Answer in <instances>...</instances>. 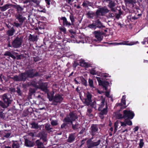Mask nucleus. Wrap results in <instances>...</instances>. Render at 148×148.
Instances as JSON below:
<instances>
[{
  "instance_id": "nucleus-1",
  "label": "nucleus",
  "mask_w": 148,
  "mask_h": 148,
  "mask_svg": "<svg viewBox=\"0 0 148 148\" xmlns=\"http://www.w3.org/2000/svg\"><path fill=\"white\" fill-rule=\"evenodd\" d=\"M15 16L18 22H14L13 23V25L17 28L19 27L21 28L26 18L21 13H16Z\"/></svg>"
},
{
  "instance_id": "nucleus-2",
  "label": "nucleus",
  "mask_w": 148,
  "mask_h": 148,
  "mask_svg": "<svg viewBox=\"0 0 148 148\" xmlns=\"http://www.w3.org/2000/svg\"><path fill=\"white\" fill-rule=\"evenodd\" d=\"M47 138L46 134H41L40 139L36 140L35 141L36 148H46L44 145L43 143L47 141Z\"/></svg>"
},
{
  "instance_id": "nucleus-3",
  "label": "nucleus",
  "mask_w": 148,
  "mask_h": 148,
  "mask_svg": "<svg viewBox=\"0 0 148 148\" xmlns=\"http://www.w3.org/2000/svg\"><path fill=\"white\" fill-rule=\"evenodd\" d=\"M47 96L50 101H53V104L54 105H56L58 103H60L63 99L62 96L59 94L56 95L53 97L52 96H50L48 94Z\"/></svg>"
},
{
  "instance_id": "nucleus-4",
  "label": "nucleus",
  "mask_w": 148,
  "mask_h": 148,
  "mask_svg": "<svg viewBox=\"0 0 148 148\" xmlns=\"http://www.w3.org/2000/svg\"><path fill=\"white\" fill-rule=\"evenodd\" d=\"M77 118L76 114L73 112H70L69 115L65 117V127L68 124H72L73 121H75Z\"/></svg>"
},
{
  "instance_id": "nucleus-5",
  "label": "nucleus",
  "mask_w": 148,
  "mask_h": 148,
  "mask_svg": "<svg viewBox=\"0 0 148 148\" xmlns=\"http://www.w3.org/2000/svg\"><path fill=\"white\" fill-rule=\"evenodd\" d=\"M93 137L87 140L86 142L87 148H93L98 146L101 142V140H99L95 142L92 140Z\"/></svg>"
},
{
  "instance_id": "nucleus-6",
  "label": "nucleus",
  "mask_w": 148,
  "mask_h": 148,
  "mask_svg": "<svg viewBox=\"0 0 148 148\" xmlns=\"http://www.w3.org/2000/svg\"><path fill=\"white\" fill-rule=\"evenodd\" d=\"M109 11V10L106 6L102 7L97 10L96 12V15L97 17L100 15L103 16H104L105 14L108 13Z\"/></svg>"
},
{
  "instance_id": "nucleus-7",
  "label": "nucleus",
  "mask_w": 148,
  "mask_h": 148,
  "mask_svg": "<svg viewBox=\"0 0 148 148\" xmlns=\"http://www.w3.org/2000/svg\"><path fill=\"white\" fill-rule=\"evenodd\" d=\"M25 72L27 77L33 78L34 77L41 75L38 72H35V70L33 69L26 71Z\"/></svg>"
},
{
  "instance_id": "nucleus-8",
  "label": "nucleus",
  "mask_w": 148,
  "mask_h": 148,
  "mask_svg": "<svg viewBox=\"0 0 148 148\" xmlns=\"http://www.w3.org/2000/svg\"><path fill=\"white\" fill-rule=\"evenodd\" d=\"M124 119H126V118L129 119H133L134 116L135 114L134 112L130 110H125L123 111Z\"/></svg>"
},
{
  "instance_id": "nucleus-9",
  "label": "nucleus",
  "mask_w": 148,
  "mask_h": 148,
  "mask_svg": "<svg viewBox=\"0 0 148 148\" xmlns=\"http://www.w3.org/2000/svg\"><path fill=\"white\" fill-rule=\"evenodd\" d=\"M93 34L96 38V39L94 40L95 41L99 42L102 40L103 38L102 35L104 34L103 32L96 31L94 32Z\"/></svg>"
},
{
  "instance_id": "nucleus-10",
  "label": "nucleus",
  "mask_w": 148,
  "mask_h": 148,
  "mask_svg": "<svg viewBox=\"0 0 148 148\" xmlns=\"http://www.w3.org/2000/svg\"><path fill=\"white\" fill-rule=\"evenodd\" d=\"M22 42V39L17 37L12 42V46L15 48H18L21 45Z\"/></svg>"
},
{
  "instance_id": "nucleus-11",
  "label": "nucleus",
  "mask_w": 148,
  "mask_h": 148,
  "mask_svg": "<svg viewBox=\"0 0 148 148\" xmlns=\"http://www.w3.org/2000/svg\"><path fill=\"white\" fill-rule=\"evenodd\" d=\"M44 100L42 97L40 95H38L37 97L36 100V104L38 105L39 108V110H42L45 109V108L44 107H41V106L44 104Z\"/></svg>"
},
{
  "instance_id": "nucleus-12",
  "label": "nucleus",
  "mask_w": 148,
  "mask_h": 148,
  "mask_svg": "<svg viewBox=\"0 0 148 148\" xmlns=\"http://www.w3.org/2000/svg\"><path fill=\"white\" fill-rule=\"evenodd\" d=\"M2 97L3 101L7 106H8L11 102V96L8 94H5L2 96Z\"/></svg>"
},
{
  "instance_id": "nucleus-13",
  "label": "nucleus",
  "mask_w": 148,
  "mask_h": 148,
  "mask_svg": "<svg viewBox=\"0 0 148 148\" xmlns=\"http://www.w3.org/2000/svg\"><path fill=\"white\" fill-rule=\"evenodd\" d=\"M98 128L97 124H92L90 127V134L92 136H95L97 133H98Z\"/></svg>"
},
{
  "instance_id": "nucleus-14",
  "label": "nucleus",
  "mask_w": 148,
  "mask_h": 148,
  "mask_svg": "<svg viewBox=\"0 0 148 148\" xmlns=\"http://www.w3.org/2000/svg\"><path fill=\"white\" fill-rule=\"evenodd\" d=\"M92 95L90 93L88 92L86 95V98L85 99L84 103L87 106H89L92 101Z\"/></svg>"
},
{
  "instance_id": "nucleus-15",
  "label": "nucleus",
  "mask_w": 148,
  "mask_h": 148,
  "mask_svg": "<svg viewBox=\"0 0 148 148\" xmlns=\"http://www.w3.org/2000/svg\"><path fill=\"white\" fill-rule=\"evenodd\" d=\"M129 42V41H125L121 42H115L114 43V45H132L138 43V41H136V42H131L130 43H128Z\"/></svg>"
},
{
  "instance_id": "nucleus-16",
  "label": "nucleus",
  "mask_w": 148,
  "mask_h": 148,
  "mask_svg": "<svg viewBox=\"0 0 148 148\" xmlns=\"http://www.w3.org/2000/svg\"><path fill=\"white\" fill-rule=\"evenodd\" d=\"M94 23L95 25L96 28H98L99 29L105 27V26L103 25L101 22L100 21L99 19H98L95 20Z\"/></svg>"
},
{
  "instance_id": "nucleus-17",
  "label": "nucleus",
  "mask_w": 148,
  "mask_h": 148,
  "mask_svg": "<svg viewBox=\"0 0 148 148\" xmlns=\"http://www.w3.org/2000/svg\"><path fill=\"white\" fill-rule=\"evenodd\" d=\"M47 86V83H42L39 85V88L45 92H47L48 91Z\"/></svg>"
},
{
  "instance_id": "nucleus-18",
  "label": "nucleus",
  "mask_w": 148,
  "mask_h": 148,
  "mask_svg": "<svg viewBox=\"0 0 148 148\" xmlns=\"http://www.w3.org/2000/svg\"><path fill=\"white\" fill-rule=\"evenodd\" d=\"M115 3L114 1H112L109 2L108 6L110 9L111 10L112 12H116V10L115 8Z\"/></svg>"
},
{
  "instance_id": "nucleus-19",
  "label": "nucleus",
  "mask_w": 148,
  "mask_h": 148,
  "mask_svg": "<svg viewBox=\"0 0 148 148\" xmlns=\"http://www.w3.org/2000/svg\"><path fill=\"white\" fill-rule=\"evenodd\" d=\"M25 145L29 147H33L34 144L33 141H30L29 140L25 139Z\"/></svg>"
},
{
  "instance_id": "nucleus-20",
  "label": "nucleus",
  "mask_w": 148,
  "mask_h": 148,
  "mask_svg": "<svg viewBox=\"0 0 148 148\" xmlns=\"http://www.w3.org/2000/svg\"><path fill=\"white\" fill-rule=\"evenodd\" d=\"M82 5L85 8H86L88 6H90L92 7L93 6V3L89 2L87 0H84Z\"/></svg>"
},
{
  "instance_id": "nucleus-21",
  "label": "nucleus",
  "mask_w": 148,
  "mask_h": 148,
  "mask_svg": "<svg viewBox=\"0 0 148 148\" xmlns=\"http://www.w3.org/2000/svg\"><path fill=\"white\" fill-rule=\"evenodd\" d=\"M13 5L7 4L3 6L0 7V9L2 11H4L11 7L13 6Z\"/></svg>"
},
{
  "instance_id": "nucleus-22",
  "label": "nucleus",
  "mask_w": 148,
  "mask_h": 148,
  "mask_svg": "<svg viewBox=\"0 0 148 148\" xmlns=\"http://www.w3.org/2000/svg\"><path fill=\"white\" fill-rule=\"evenodd\" d=\"M13 5L7 4L3 6L0 7V9L2 11H4L11 7L13 6Z\"/></svg>"
},
{
  "instance_id": "nucleus-23",
  "label": "nucleus",
  "mask_w": 148,
  "mask_h": 148,
  "mask_svg": "<svg viewBox=\"0 0 148 148\" xmlns=\"http://www.w3.org/2000/svg\"><path fill=\"white\" fill-rule=\"evenodd\" d=\"M19 75L20 81H25L27 77L25 72L21 73L19 74Z\"/></svg>"
},
{
  "instance_id": "nucleus-24",
  "label": "nucleus",
  "mask_w": 148,
  "mask_h": 148,
  "mask_svg": "<svg viewBox=\"0 0 148 148\" xmlns=\"http://www.w3.org/2000/svg\"><path fill=\"white\" fill-rule=\"evenodd\" d=\"M125 2L127 4H129L130 7L132 9L134 7V4L136 3V2L134 0H125Z\"/></svg>"
},
{
  "instance_id": "nucleus-25",
  "label": "nucleus",
  "mask_w": 148,
  "mask_h": 148,
  "mask_svg": "<svg viewBox=\"0 0 148 148\" xmlns=\"http://www.w3.org/2000/svg\"><path fill=\"white\" fill-rule=\"evenodd\" d=\"M38 40V36L36 35H32L30 34L28 37V40L29 41H37Z\"/></svg>"
},
{
  "instance_id": "nucleus-26",
  "label": "nucleus",
  "mask_w": 148,
  "mask_h": 148,
  "mask_svg": "<svg viewBox=\"0 0 148 148\" xmlns=\"http://www.w3.org/2000/svg\"><path fill=\"white\" fill-rule=\"evenodd\" d=\"M15 32V30L14 27H12L11 28L9 29L6 32V34L9 36H13Z\"/></svg>"
},
{
  "instance_id": "nucleus-27",
  "label": "nucleus",
  "mask_w": 148,
  "mask_h": 148,
  "mask_svg": "<svg viewBox=\"0 0 148 148\" xmlns=\"http://www.w3.org/2000/svg\"><path fill=\"white\" fill-rule=\"evenodd\" d=\"M12 148H20V144L17 140H12Z\"/></svg>"
},
{
  "instance_id": "nucleus-28",
  "label": "nucleus",
  "mask_w": 148,
  "mask_h": 148,
  "mask_svg": "<svg viewBox=\"0 0 148 148\" xmlns=\"http://www.w3.org/2000/svg\"><path fill=\"white\" fill-rule=\"evenodd\" d=\"M109 84V82H108L103 81L99 85L102 86L106 90H107V87L108 86Z\"/></svg>"
},
{
  "instance_id": "nucleus-29",
  "label": "nucleus",
  "mask_w": 148,
  "mask_h": 148,
  "mask_svg": "<svg viewBox=\"0 0 148 148\" xmlns=\"http://www.w3.org/2000/svg\"><path fill=\"white\" fill-rule=\"evenodd\" d=\"M13 6L16 9V11L18 12L17 13H20V12L22 11L23 9V8L20 6L19 5H13Z\"/></svg>"
},
{
  "instance_id": "nucleus-30",
  "label": "nucleus",
  "mask_w": 148,
  "mask_h": 148,
  "mask_svg": "<svg viewBox=\"0 0 148 148\" xmlns=\"http://www.w3.org/2000/svg\"><path fill=\"white\" fill-rule=\"evenodd\" d=\"M75 138L74 134H71L69 135L68 138L67 140V141L68 142L71 143L74 140Z\"/></svg>"
},
{
  "instance_id": "nucleus-31",
  "label": "nucleus",
  "mask_w": 148,
  "mask_h": 148,
  "mask_svg": "<svg viewBox=\"0 0 148 148\" xmlns=\"http://www.w3.org/2000/svg\"><path fill=\"white\" fill-rule=\"evenodd\" d=\"M88 18H93L94 16H95L96 17L97 16L96 15V12L95 13L92 12H90L89 11L86 14Z\"/></svg>"
},
{
  "instance_id": "nucleus-32",
  "label": "nucleus",
  "mask_w": 148,
  "mask_h": 148,
  "mask_svg": "<svg viewBox=\"0 0 148 148\" xmlns=\"http://www.w3.org/2000/svg\"><path fill=\"white\" fill-rule=\"evenodd\" d=\"M4 55L5 56H9L8 58L10 57H11L13 59H16V57L12 54L11 52L9 51H6L4 53Z\"/></svg>"
},
{
  "instance_id": "nucleus-33",
  "label": "nucleus",
  "mask_w": 148,
  "mask_h": 148,
  "mask_svg": "<svg viewBox=\"0 0 148 148\" xmlns=\"http://www.w3.org/2000/svg\"><path fill=\"white\" fill-rule=\"evenodd\" d=\"M108 107L106 104V108H103L102 110H101L99 113L103 115H106L108 112Z\"/></svg>"
},
{
  "instance_id": "nucleus-34",
  "label": "nucleus",
  "mask_w": 148,
  "mask_h": 148,
  "mask_svg": "<svg viewBox=\"0 0 148 148\" xmlns=\"http://www.w3.org/2000/svg\"><path fill=\"white\" fill-rule=\"evenodd\" d=\"M31 128L32 129H38L39 127L38 123L34 121L32 122L31 123Z\"/></svg>"
},
{
  "instance_id": "nucleus-35",
  "label": "nucleus",
  "mask_w": 148,
  "mask_h": 148,
  "mask_svg": "<svg viewBox=\"0 0 148 148\" xmlns=\"http://www.w3.org/2000/svg\"><path fill=\"white\" fill-rule=\"evenodd\" d=\"M45 128L46 130L48 131L49 133H50V132H52L51 130L53 129V128L51 127V125L49 124H46Z\"/></svg>"
},
{
  "instance_id": "nucleus-36",
  "label": "nucleus",
  "mask_w": 148,
  "mask_h": 148,
  "mask_svg": "<svg viewBox=\"0 0 148 148\" xmlns=\"http://www.w3.org/2000/svg\"><path fill=\"white\" fill-rule=\"evenodd\" d=\"M80 65L82 67L88 68L90 66V64H88L87 62H84V61H82L80 62Z\"/></svg>"
},
{
  "instance_id": "nucleus-37",
  "label": "nucleus",
  "mask_w": 148,
  "mask_h": 148,
  "mask_svg": "<svg viewBox=\"0 0 148 148\" xmlns=\"http://www.w3.org/2000/svg\"><path fill=\"white\" fill-rule=\"evenodd\" d=\"M69 124L70 125H72V128L74 130H77L79 128V124L77 123H76L75 125L73 124V123L72 124Z\"/></svg>"
},
{
  "instance_id": "nucleus-38",
  "label": "nucleus",
  "mask_w": 148,
  "mask_h": 148,
  "mask_svg": "<svg viewBox=\"0 0 148 148\" xmlns=\"http://www.w3.org/2000/svg\"><path fill=\"white\" fill-rule=\"evenodd\" d=\"M80 78L82 84L85 86H87L88 84L86 80L82 77H80Z\"/></svg>"
},
{
  "instance_id": "nucleus-39",
  "label": "nucleus",
  "mask_w": 148,
  "mask_h": 148,
  "mask_svg": "<svg viewBox=\"0 0 148 148\" xmlns=\"http://www.w3.org/2000/svg\"><path fill=\"white\" fill-rule=\"evenodd\" d=\"M70 19L71 20L72 23V24L73 26H74L75 25V17L73 14L72 13H70L69 16Z\"/></svg>"
},
{
  "instance_id": "nucleus-40",
  "label": "nucleus",
  "mask_w": 148,
  "mask_h": 148,
  "mask_svg": "<svg viewBox=\"0 0 148 148\" xmlns=\"http://www.w3.org/2000/svg\"><path fill=\"white\" fill-rule=\"evenodd\" d=\"M89 86L91 88H94L93 82L92 79L89 78L88 79Z\"/></svg>"
},
{
  "instance_id": "nucleus-41",
  "label": "nucleus",
  "mask_w": 148,
  "mask_h": 148,
  "mask_svg": "<svg viewBox=\"0 0 148 148\" xmlns=\"http://www.w3.org/2000/svg\"><path fill=\"white\" fill-rule=\"evenodd\" d=\"M19 75L18 76L17 75L14 76L13 77H12V79L14 81H20Z\"/></svg>"
},
{
  "instance_id": "nucleus-42",
  "label": "nucleus",
  "mask_w": 148,
  "mask_h": 148,
  "mask_svg": "<svg viewBox=\"0 0 148 148\" xmlns=\"http://www.w3.org/2000/svg\"><path fill=\"white\" fill-rule=\"evenodd\" d=\"M72 25H73L72 24V23H71L70 22H68L66 18H65V26L68 27H69L70 26L71 28H72Z\"/></svg>"
},
{
  "instance_id": "nucleus-43",
  "label": "nucleus",
  "mask_w": 148,
  "mask_h": 148,
  "mask_svg": "<svg viewBox=\"0 0 148 148\" xmlns=\"http://www.w3.org/2000/svg\"><path fill=\"white\" fill-rule=\"evenodd\" d=\"M116 117L117 119H124L123 115L120 113H118L116 115Z\"/></svg>"
},
{
  "instance_id": "nucleus-44",
  "label": "nucleus",
  "mask_w": 148,
  "mask_h": 148,
  "mask_svg": "<svg viewBox=\"0 0 148 148\" xmlns=\"http://www.w3.org/2000/svg\"><path fill=\"white\" fill-rule=\"evenodd\" d=\"M122 14V11L121 10H119V13L118 14H115V18L118 19L120 17L121 15Z\"/></svg>"
},
{
  "instance_id": "nucleus-45",
  "label": "nucleus",
  "mask_w": 148,
  "mask_h": 148,
  "mask_svg": "<svg viewBox=\"0 0 148 148\" xmlns=\"http://www.w3.org/2000/svg\"><path fill=\"white\" fill-rule=\"evenodd\" d=\"M20 88L21 86H18L16 87L17 90L16 91L19 95H21L22 94V92L20 89Z\"/></svg>"
},
{
  "instance_id": "nucleus-46",
  "label": "nucleus",
  "mask_w": 148,
  "mask_h": 148,
  "mask_svg": "<svg viewBox=\"0 0 148 148\" xmlns=\"http://www.w3.org/2000/svg\"><path fill=\"white\" fill-rule=\"evenodd\" d=\"M88 27L90 28L94 29L96 28L94 22H93V23L92 24L89 25H88Z\"/></svg>"
},
{
  "instance_id": "nucleus-47",
  "label": "nucleus",
  "mask_w": 148,
  "mask_h": 148,
  "mask_svg": "<svg viewBox=\"0 0 148 148\" xmlns=\"http://www.w3.org/2000/svg\"><path fill=\"white\" fill-rule=\"evenodd\" d=\"M51 123L53 126H56L58 124V121L56 120H53L51 122Z\"/></svg>"
},
{
  "instance_id": "nucleus-48",
  "label": "nucleus",
  "mask_w": 148,
  "mask_h": 148,
  "mask_svg": "<svg viewBox=\"0 0 148 148\" xmlns=\"http://www.w3.org/2000/svg\"><path fill=\"white\" fill-rule=\"evenodd\" d=\"M92 111V110L91 109H88L87 110L88 114L89 117H92L93 115L91 113Z\"/></svg>"
},
{
  "instance_id": "nucleus-49",
  "label": "nucleus",
  "mask_w": 148,
  "mask_h": 148,
  "mask_svg": "<svg viewBox=\"0 0 148 148\" xmlns=\"http://www.w3.org/2000/svg\"><path fill=\"white\" fill-rule=\"evenodd\" d=\"M144 145V143L143 142V139H140L139 143L140 148H142L143 147Z\"/></svg>"
},
{
  "instance_id": "nucleus-50",
  "label": "nucleus",
  "mask_w": 148,
  "mask_h": 148,
  "mask_svg": "<svg viewBox=\"0 0 148 148\" xmlns=\"http://www.w3.org/2000/svg\"><path fill=\"white\" fill-rule=\"evenodd\" d=\"M5 134L4 135V137L8 138L10 137L11 134V132H8L7 133H5Z\"/></svg>"
},
{
  "instance_id": "nucleus-51",
  "label": "nucleus",
  "mask_w": 148,
  "mask_h": 148,
  "mask_svg": "<svg viewBox=\"0 0 148 148\" xmlns=\"http://www.w3.org/2000/svg\"><path fill=\"white\" fill-rule=\"evenodd\" d=\"M90 73L91 74L94 75H96L97 73L94 69H92L90 71Z\"/></svg>"
},
{
  "instance_id": "nucleus-52",
  "label": "nucleus",
  "mask_w": 148,
  "mask_h": 148,
  "mask_svg": "<svg viewBox=\"0 0 148 148\" xmlns=\"http://www.w3.org/2000/svg\"><path fill=\"white\" fill-rule=\"evenodd\" d=\"M105 105V100L104 99H103L102 100V101L101 102V104L100 105V107L98 108V110L100 111V108L101 107L102 108Z\"/></svg>"
},
{
  "instance_id": "nucleus-53",
  "label": "nucleus",
  "mask_w": 148,
  "mask_h": 148,
  "mask_svg": "<svg viewBox=\"0 0 148 148\" xmlns=\"http://www.w3.org/2000/svg\"><path fill=\"white\" fill-rule=\"evenodd\" d=\"M125 122H126L127 125L130 126H131L132 125V121L130 120H129V121H126V119L125 120Z\"/></svg>"
},
{
  "instance_id": "nucleus-54",
  "label": "nucleus",
  "mask_w": 148,
  "mask_h": 148,
  "mask_svg": "<svg viewBox=\"0 0 148 148\" xmlns=\"http://www.w3.org/2000/svg\"><path fill=\"white\" fill-rule=\"evenodd\" d=\"M29 92L30 93H31L32 94L34 93L36 91L34 89H33L32 88H30L29 89Z\"/></svg>"
},
{
  "instance_id": "nucleus-55",
  "label": "nucleus",
  "mask_w": 148,
  "mask_h": 148,
  "mask_svg": "<svg viewBox=\"0 0 148 148\" xmlns=\"http://www.w3.org/2000/svg\"><path fill=\"white\" fill-rule=\"evenodd\" d=\"M87 138H84L81 141V145L80 146V147H82V145H83L85 143V141H86L87 140Z\"/></svg>"
},
{
  "instance_id": "nucleus-56",
  "label": "nucleus",
  "mask_w": 148,
  "mask_h": 148,
  "mask_svg": "<svg viewBox=\"0 0 148 148\" xmlns=\"http://www.w3.org/2000/svg\"><path fill=\"white\" fill-rule=\"evenodd\" d=\"M108 16L110 17L113 18L114 17L115 15L114 13L110 12L109 13Z\"/></svg>"
},
{
  "instance_id": "nucleus-57",
  "label": "nucleus",
  "mask_w": 148,
  "mask_h": 148,
  "mask_svg": "<svg viewBox=\"0 0 148 148\" xmlns=\"http://www.w3.org/2000/svg\"><path fill=\"white\" fill-rule=\"evenodd\" d=\"M0 105L2 108H5L6 107V106L2 101H0Z\"/></svg>"
},
{
  "instance_id": "nucleus-58",
  "label": "nucleus",
  "mask_w": 148,
  "mask_h": 148,
  "mask_svg": "<svg viewBox=\"0 0 148 148\" xmlns=\"http://www.w3.org/2000/svg\"><path fill=\"white\" fill-rule=\"evenodd\" d=\"M41 59L38 56L34 58V60L35 62L39 61Z\"/></svg>"
},
{
  "instance_id": "nucleus-59",
  "label": "nucleus",
  "mask_w": 148,
  "mask_h": 148,
  "mask_svg": "<svg viewBox=\"0 0 148 148\" xmlns=\"http://www.w3.org/2000/svg\"><path fill=\"white\" fill-rule=\"evenodd\" d=\"M32 1L35 3L37 5H38L40 3V2L38 0H32Z\"/></svg>"
},
{
  "instance_id": "nucleus-60",
  "label": "nucleus",
  "mask_w": 148,
  "mask_h": 148,
  "mask_svg": "<svg viewBox=\"0 0 148 148\" xmlns=\"http://www.w3.org/2000/svg\"><path fill=\"white\" fill-rule=\"evenodd\" d=\"M96 78L97 81L98 82L99 84V85L103 81H102L101 80V78L100 77H97Z\"/></svg>"
},
{
  "instance_id": "nucleus-61",
  "label": "nucleus",
  "mask_w": 148,
  "mask_h": 148,
  "mask_svg": "<svg viewBox=\"0 0 148 148\" xmlns=\"http://www.w3.org/2000/svg\"><path fill=\"white\" fill-rule=\"evenodd\" d=\"M85 130V128H83L79 132V134H82L84 132Z\"/></svg>"
},
{
  "instance_id": "nucleus-62",
  "label": "nucleus",
  "mask_w": 148,
  "mask_h": 148,
  "mask_svg": "<svg viewBox=\"0 0 148 148\" xmlns=\"http://www.w3.org/2000/svg\"><path fill=\"white\" fill-rule=\"evenodd\" d=\"M139 17H136L135 16H132L131 18V19L133 20H135L138 19Z\"/></svg>"
},
{
  "instance_id": "nucleus-63",
  "label": "nucleus",
  "mask_w": 148,
  "mask_h": 148,
  "mask_svg": "<svg viewBox=\"0 0 148 148\" xmlns=\"http://www.w3.org/2000/svg\"><path fill=\"white\" fill-rule=\"evenodd\" d=\"M139 129V127L138 126H136L133 129L134 132H135L138 130Z\"/></svg>"
},
{
  "instance_id": "nucleus-64",
  "label": "nucleus",
  "mask_w": 148,
  "mask_h": 148,
  "mask_svg": "<svg viewBox=\"0 0 148 148\" xmlns=\"http://www.w3.org/2000/svg\"><path fill=\"white\" fill-rule=\"evenodd\" d=\"M121 126H126L127 124L126 122H121Z\"/></svg>"
}]
</instances>
